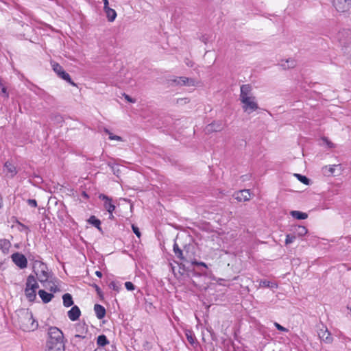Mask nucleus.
I'll list each match as a JSON object with an SVG mask.
<instances>
[{
    "label": "nucleus",
    "instance_id": "nucleus-1",
    "mask_svg": "<svg viewBox=\"0 0 351 351\" xmlns=\"http://www.w3.org/2000/svg\"><path fill=\"white\" fill-rule=\"evenodd\" d=\"M44 351H65L64 334L58 328H49Z\"/></svg>",
    "mask_w": 351,
    "mask_h": 351
},
{
    "label": "nucleus",
    "instance_id": "nucleus-2",
    "mask_svg": "<svg viewBox=\"0 0 351 351\" xmlns=\"http://www.w3.org/2000/svg\"><path fill=\"white\" fill-rule=\"evenodd\" d=\"M20 328L25 332L34 331L38 326V322L34 319L31 312L23 311L19 317Z\"/></svg>",
    "mask_w": 351,
    "mask_h": 351
},
{
    "label": "nucleus",
    "instance_id": "nucleus-3",
    "mask_svg": "<svg viewBox=\"0 0 351 351\" xmlns=\"http://www.w3.org/2000/svg\"><path fill=\"white\" fill-rule=\"evenodd\" d=\"M34 271L41 283L48 282L50 274L48 271L46 264L41 261H36L34 264Z\"/></svg>",
    "mask_w": 351,
    "mask_h": 351
},
{
    "label": "nucleus",
    "instance_id": "nucleus-4",
    "mask_svg": "<svg viewBox=\"0 0 351 351\" xmlns=\"http://www.w3.org/2000/svg\"><path fill=\"white\" fill-rule=\"evenodd\" d=\"M38 288V285L36 282L35 277L32 275H29L27 278L25 289V293L29 301L32 302L36 299V291Z\"/></svg>",
    "mask_w": 351,
    "mask_h": 351
},
{
    "label": "nucleus",
    "instance_id": "nucleus-5",
    "mask_svg": "<svg viewBox=\"0 0 351 351\" xmlns=\"http://www.w3.org/2000/svg\"><path fill=\"white\" fill-rule=\"evenodd\" d=\"M51 66L54 72L58 75L59 77L66 81L73 86H77L76 84L71 80L70 75L64 70L60 64L55 62H51Z\"/></svg>",
    "mask_w": 351,
    "mask_h": 351
},
{
    "label": "nucleus",
    "instance_id": "nucleus-6",
    "mask_svg": "<svg viewBox=\"0 0 351 351\" xmlns=\"http://www.w3.org/2000/svg\"><path fill=\"white\" fill-rule=\"evenodd\" d=\"M240 101L243 104V110L247 114H251L258 108V104L256 103L255 97L254 96L249 98L245 97Z\"/></svg>",
    "mask_w": 351,
    "mask_h": 351
},
{
    "label": "nucleus",
    "instance_id": "nucleus-7",
    "mask_svg": "<svg viewBox=\"0 0 351 351\" xmlns=\"http://www.w3.org/2000/svg\"><path fill=\"white\" fill-rule=\"evenodd\" d=\"M13 263L20 269H25L27 266V260L25 255L19 252H15L11 256Z\"/></svg>",
    "mask_w": 351,
    "mask_h": 351
},
{
    "label": "nucleus",
    "instance_id": "nucleus-8",
    "mask_svg": "<svg viewBox=\"0 0 351 351\" xmlns=\"http://www.w3.org/2000/svg\"><path fill=\"white\" fill-rule=\"evenodd\" d=\"M171 84L179 85V86H195V81L193 78H189L184 76L176 77L172 80H169Z\"/></svg>",
    "mask_w": 351,
    "mask_h": 351
},
{
    "label": "nucleus",
    "instance_id": "nucleus-9",
    "mask_svg": "<svg viewBox=\"0 0 351 351\" xmlns=\"http://www.w3.org/2000/svg\"><path fill=\"white\" fill-rule=\"evenodd\" d=\"M333 5L339 12H346L351 8V0H333Z\"/></svg>",
    "mask_w": 351,
    "mask_h": 351
},
{
    "label": "nucleus",
    "instance_id": "nucleus-10",
    "mask_svg": "<svg viewBox=\"0 0 351 351\" xmlns=\"http://www.w3.org/2000/svg\"><path fill=\"white\" fill-rule=\"evenodd\" d=\"M99 198L104 201V207L108 213L114 212L115 206L112 204V198L105 194H100Z\"/></svg>",
    "mask_w": 351,
    "mask_h": 351
},
{
    "label": "nucleus",
    "instance_id": "nucleus-11",
    "mask_svg": "<svg viewBox=\"0 0 351 351\" xmlns=\"http://www.w3.org/2000/svg\"><path fill=\"white\" fill-rule=\"evenodd\" d=\"M223 125L221 121H215L206 125L205 128L206 133L210 134L213 132H220L223 130Z\"/></svg>",
    "mask_w": 351,
    "mask_h": 351
},
{
    "label": "nucleus",
    "instance_id": "nucleus-12",
    "mask_svg": "<svg viewBox=\"0 0 351 351\" xmlns=\"http://www.w3.org/2000/svg\"><path fill=\"white\" fill-rule=\"evenodd\" d=\"M318 336L319 339L326 343H330L332 341V337L326 326H322L318 331Z\"/></svg>",
    "mask_w": 351,
    "mask_h": 351
},
{
    "label": "nucleus",
    "instance_id": "nucleus-13",
    "mask_svg": "<svg viewBox=\"0 0 351 351\" xmlns=\"http://www.w3.org/2000/svg\"><path fill=\"white\" fill-rule=\"evenodd\" d=\"M252 91V86L250 84H243L240 88V100L243 99L244 98H249L252 96L250 95Z\"/></svg>",
    "mask_w": 351,
    "mask_h": 351
},
{
    "label": "nucleus",
    "instance_id": "nucleus-14",
    "mask_svg": "<svg viewBox=\"0 0 351 351\" xmlns=\"http://www.w3.org/2000/svg\"><path fill=\"white\" fill-rule=\"evenodd\" d=\"M81 315L80 309L77 306H73L68 311V317L71 321H76L79 319Z\"/></svg>",
    "mask_w": 351,
    "mask_h": 351
},
{
    "label": "nucleus",
    "instance_id": "nucleus-15",
    "mask_svg": "<svg viewBox=\"0 0 351 351\" xmlns=\"http://www.w3.org/2000/svg\"><path fill=\"white\" fill-rule=\"evenodd\" d=\"M236 199L239 202H245L250 199V191L247 189L241 190L236 194Z\"/></svg>",
    "mask_w": 351,
    "mask_h": 351
},
{
    "label": "nucleus",
    "instance_id": "nucleus-16",
    "mask_svg": "<svg viewBox=\"0 0 351 351\" xmlns=\"http://www.w3.org/2000/svg\"><path fill=\"white\" fill-rule=\"evenodd\" d=\"M10 247L11 243L9 240L5 239H0V250L3 254H7L9 253Z\"/></svg>",
    "mask_w": 351,
    "mask_h": 351
},
{
    "label": "nucleus",
    "instance_id": "nucleus-17",
    "mask_svg": "<svg viewBox=\"0 0 351 351\" xmlns=\"http://www.w3.org/2000/svg\"><path fill=\"white\" fill-rule=\"evenodd\" d=\"M94 311L95 313L96 317L99 319H103L106 315V309L105 308L99 304H96L94 306Z\"/></svg>",
    "mask_w": 351,
    "mask_h": 351
},
{
    "label": "nucleus",
    "instance_id": "nucleus-18",
    "mask_svg": "<svg viewBox=\"0 0 351 351\" xmlns=\"http://www.w3.org/2000/svg\"><path fill=\"white\" fill-rule=\"evenodd\" d=\"M38 295L44 303L49 302L51 300V299L54 297V295L52 293H47L43 289L38 291Z\"/></svg>",
    "mask_w": 351,
    "mask_h": 351
},
{
    "label": "nucleus",
    "instance_id": "nucleus-19",
    "mask_svg": "<svg viewBox=\"0 0 351 351\" xmlns=\"http://www.w3.org/2000/svg\"><path fill=\"white\" fill-rule=\"evenodd\" d=\"M292 230L294 234L298 237H302L308 232L307 228L303 226H295L293 228Z\"/></svg>",
    "mask_w": 351,
    "mask_h": 351
},
{
    "label": "nucleus",
    "instance_id": "nucleus-20",
    "mask_svg": "<svg viewBox=\"0 0 351 351\" xmlns=\"http://www.w3.org/2000/svg\"><path fill=\"white\" fill-rule=\"evenodd\" d=\"M88 223L95 226L99 231L101 232L102 229L101 228V221L96 218L95 216L92 215L87 220Z\"/></svg>",
    "mask_w": 351,
    "mask_h": 351
},
{
    "label": "nucleus",
    "instance_id": "nucleus-21",
    "mask_svg": "<svg viewBox=\"0 0 351 351\" xmlns=\"http://www.w3.org/2000/svg\"><path fill=\"white\" fill-rule=\"evenodd\" d=\"M104 12L106 14V17L108 20L110 22H112L115 20L117 17V12L114 9H112L110 8H107L104 9Z\"/></svg>",
    "mask_w": 351,
    "mask_h": 351
},
{
    "label": "nucleus",
    "instance_id": "nucleus-22",
    "mask_svg": "<svg viewBox=\"0 0 351 351\" xmlns=\"http://www.w3.org/2000/svg\"><path fill=\"white\" fill-rule=\"evenodd\" d=\"M173 250L176 256L178 258H179L180 261H186L185 258L183 256L182 250L179 247L176 242H175L173 244Z\"/></svg>",
    "mask_w": 351,
    "mask_h": 351
},
{
    "label": "nucleus",
    "instance_id": "nucleus-23",
    "mask_svg": "<svg viewBox=\"0 0 351 351\" xmlns=\"http://www.w3.org/2000/svg\"><path fill=\"white\" fill-rule=\"evenodd\" d=\"M63 304L65 307H69L73 304V300L70 293H65L62 296Z\"/></svg>",
    "mask_w": 351,
    "mask_h": 351
},
{
    "label": "nucleus",
    "instance_id": "nucleus-24",
    "mask_svg": "<svg viewBox=\"0 0 351 351\" xmlns=\"http://www.w3.org/2000/svg\"><path fill=\"white\" fill-rule=\"evenodd\" d=\"M290 215L297 219H306L308 217V215L306 213L298 210L291 211Z\"/></svg>",
    "mask_w": 351,
    "mask_h": 351
},
{
    "label": "nucleus",
    "instance_id": "nucleus-25",
    "mask_svg": "<svg viewBox=\"0 0 351 351\" xmlns=\"http://www.w3.org/2000/svg\"><path fill=\"white\" fill-rule=\"evenodd\" d=\"M296 65L295 60L293 59H287L285 62L281 63V66L284 69L293 68Z\"/></svg>",
    "mask_w": 351,
    "mask_h": 351
},
{
    "label": "nucleus",
    "instance_id": "nucleus-26",
    "mask_svg": "<svg viewBox=\"0 0 351 351\" xmlns=\"http://www.w3.org/2000/svg\"><path fill=\"white\" fill-rule=\"evenodd\" d=\"M97 343L99 346L103 347L109 344V341L105 335H101L97 337Z\"/></svg>",
    "mask_w": 351,
    "mask_h": 351
},
{
    "label": "nucleus",
    "instance_id": "nucleus-27",
    "mask_svg": "<svg viewBox=\"0 0 351 351\" xmlns=\"http://www.w3.org/2000/svg\"><path fill=\"white\" fill-rule=\"evenodd\" d=\"M185 335L188 341L191 344L194 345L196 342V339L193 332L191 330H187L185 331Z\"/></svg>",
    "mask_w": 351,
    "mask_h": 351
},
{
    "label": "nucleus",
    "instance_id": "nucleus-28",
    "mask_svg": "<svg viewBox=\"0 0 351 351\" xmlns=\"http://www.w3.org/2000/svg\"><path fill=\"white\" fill-rule=\"evenodd\" d=\"M338 166H339V165H330V166H325V167H323L324 173L326 175H327V176L332 175L335 173V167H338Z\"/></svg>",
    "mask_w": 351,
    "mask_h": 351
},
{
    "label": "nucleus",
    "instance_id": "nucleus-29",
    "mask_svg": "<svg viewBox=\"0 0 351 351\" xmlns=\"http://www.w3.org/2000/svg\"><path fill=\"white\" fill-rule=\"evenodd\" d=\"M104 131L106 134H107L109 136V139L115 140L118 141H123L122 137H121L120 136L113 134L108 129L104 128Z\"/></svg>",
    "mask_w": 351,
    "mask_h": 351
},
{
    "label": "nucleus",
    "instance_id": "nucleus-30",
    "mask_svg": "<svg viewBox=\"0 0 351 351\" xmlns=\"http://www.w3.org/2000/svg\"><path fill=\"white\" fill-rule=\"evenodd\" d=\"M259 287H277V285L276 283H273L269 280H262L260 281Z\"/></svg>",
    "mask_w": 351,
    "mask_h": 351
},
{
    "label": "nucleus",
    "instance_id": "nucleus-31",
    "mask_svg": "<svg viewBox=\"0 0 351 351\" xmlns=\"http://www.w3.org/2000/svg\"><path fill=\"white\" fill-rule=\"evenodd\" d=\"M4 166L8 172L11 173L12 176H14L16 173V167L11 163L6 162Z\"/></svg>",
    "mask_w": 351,
    "mask_h": 351
},
{
    "label": "nucleus",
    "instance_id": "nucleus-32",
    "mask_svg": "<svg viewBox=\"0 0 351 351\" xmlns=\"http://www.w3.org/2000/svg\"><path fill=\"white\" fill-rule=\"evenodd\" d=\"M295 176L300 180L302 183L309 185L311 180L305 176H302L301 174L295 173Z\"/></svg>",
    "mask_w": 351,
    "mask_h": 351
},
{
    "label": "nucleus",
    "instance_id": "nucleus-33",
    "mask_svg": "<svg viewBox=\"0 0 351 351\" xmlns=\"http://www.w3.org/2000/svg\"><path fill=\"white\" fill-rule=\"evenodd\" d=\"M296 239V236L293 234H288L286 236L285 244L289 245L293 243Z\"/></svg>",
    "mask_w": 351,
    "mask_h": 351
},
{
    "label": "nucleus",
    "instance_id": "nucleus-34",
    "mask_svg": "<svg viewBox=\"0 0 351 351\" xmlns=\"http://www.w3.org/2000/svg\"><path fill=\"white\" fill-rule=\"evenodd\" d=\"M0 86H1V95L3 97H5V98H8L9 97V93L7 91L6 87L3 86L1 83H0Z\"/></svg>",
    "mask_w": 351,
    "mask_h": 351
},
{
    "label": "nucleus",
    "instance_id": "nucleus-35",
    "mask_svg": "<svg viewBox=\"0 0 351 351\" xmlns=\"http://www.w3.org/2000/svg\"><path fill=\"white\" fill-rule=\"evenodd\" d=\"M108 166L110 167L114 174L118 176L119 173L120 172V169H119L118 166L114 165H111L110 163H108Z\"/></svg>",
    "mask_w": 351,
    "mask_h": 351
},
{
    "label": "nucleus",
    "instance_id": "nucleus-36",
    "mask_svg": "<svg viewBox=\"0 0 351 351\" xmlns=\"http://www.w3.org/2000/svg\"><path fill=\"white\" fill-rule=\"evenodd\" d=\"M32 90L38 96H42V95L45 93V92L43 90L37 86H35L34 89H32Z\"/></svg>",
    "mask_w": 351,
    "mask_h": 351
},
{
    "label": "nucleus",
    "instance_id": "nucleus-37",
    "mask_svg": "<svg viewBox=\"0 0 351 351\" xmlns=\"http://www.w3.org/2000/svg\"><path fill=\"white\" fill-rule=\"evenodd\" d=\"M125 287L128 291H133L135 289V286L132 282L130 281H128L125 283Z\"/></svg>",
    "mask_w": 351,
    "mask_h": 351
},
{
    "label": "nucleus",
    "instance_id": "nucleus-38",
    "mask_svg": "<svg viewBox=\"0 0 351 351\" xmlns=\"http://www.w3.org/2000/svg\"><path fill=\"white\" fill-rule=\"evenodd\" d=\"M27 202L28 205L32 208H36L38 206L37 202L34 199H28L27 200Z\"/></svg>",
    "mask_w": 351,
    "mask_h": 351
},
{
    "label": "nucleus",
    "instance_id": "nucleus-39",
    "mask_svg": "<svg viewBox=\"0 0 351 351\" xmlns=\"http://www.w3.org/2000/svg\"><path fill=\"white\" fill-rule=\"evenodd\" d=\"M274 326L280 331H282V332H288L289 331V330L287 328L283 327L282 326H281L280 324H279L277 322H274Z\"/></svg>",
    "mask_w": 351,
    "mask_h": 351
},
{
    "label": "nucleus",
    "instance_id": "nucleus-40",
    "mask_svg": "<svg viewBox=\"0 0 351 351\" xmlns=\"http://www.w3.org/2000/svg\"><path fill=\"white\" fill-rule=\"evenodd\" d=\"M109 287L110 289H112L113 290L117 292L119 291V287L118 286L117 283L114 281L111 282L109 284Z\"/></svg>",
    "mask_w": 351,
    "mask_h": 351
},
{
    "label": "nucleus",
    "instance_id": "nucleus-41",
    "mask_svg": "<svg viewBox=\"0 0 351 351\" xmlns=\"http://www.w3.org/2000/svg\"><path fill=\"white\" fill-rule=\"evenodd\" d=\"M132 228L133 232L136 235V237L140 238L141 234V232H140L138 228L134 225H132Z\"/></svg>",
    "mask_w": 351,
    "mask_h": 351
},
{
    "label": "nucleus",
    "instance_id": "nucleus-42",
    "mask_svg": "<svg viewBox=\"0 0 351 351\" xmlns=\"http://www.w3.org/2000/svg\"><path fill=\"white\" fill-rule=\"evenodd\" d=\"M323 141H324V142L326 143V144L328 145V147L329 148H334L335 147L334 143H332L331 141H330L327 138H326V137L323 138Z\"/></svg>",
    "mask_w": 351,
    "mask_h": 351
},
{
    "label": "nucleus",
    "instance_id": "nucleus-43",
    "mask_svg": "<svg viewBox=\"0 0 351 351\" xmlns=\"http://www.w3.org/2000/svg\"><path fill=\"white\" fill-rule=\"evenodd\" d=\"M191 264L193 265L202 266L205 268H207L206 264L204 262H198L197 261H194L191 262Z\"/></svg>",
    "mask_w": 351,
    "mask_h": 351
},
{
    "label": "nucleus",
    "instance_id": "nucleus-44",
    "mask_svg": "<svg viewBox=\"0 0 351 351\" xmlns=\"http://www.w3.org/2000/svg\"><path fill=\"white\" fill-rule=\"evenodd\" d=\"M125 99L130 103H135L136 102V99H133L130 96H129L128 95H126V94H124L123 95Z\"/></svg>",
    "mask_w": 351,
    "mask_h": 351
},
{
    "label": "nucleus",
    "instance_id": "nucleus-45",
    "mask_svg": "<svg viewBox=\"0 0 351 351\" xmlns=\"http://www.w3.org/2000/svg\"><path fill=\"white\" fill-rule=\"evenodd\" d=\"M49 290L53 293H56V291H58L60 289L54 283L49 287Z\"/></svg>",
    "mask_w": 351,
    "mask_h": 351
},
{
    "label": "nucleus",
    "instance_id": "nucleus-46",
    "mask_svg": "<svg viewBox=\"0 0 351 351\" xmlns=\"http://www.w3.org/2000/svg\"><path fill=\"white\" fill-rule=\"evenodd\" d=\"M182 101H184L185 104L188 103L189 101L187 98H180L177 99V104H180Z\"/></svg>",
    "mask_w": 351,
    "mask_h": 351
},
{
    "label": "nucleus",
    "instance_id": "nucleus-47",
    "mask_svg": "<svg viewBox=\"0 0 351 351\" xmlns=\"http://www.w3.org/2000/svg\"><path fill=\"white\" fill-rule=\"evenodd\" d=\"M104 1V10L108 8V0H103Z\"/></svg>",
    "mask_w": 351,
    "mask_h": 351
},
{
    "label": "nucleus",
    "instance_id": "nucleus-48",
    "mask_svg": "<svg viewBox=\"0 0 351 351\" xmlns=\"http://www.w3.org/2000/svg\"><path fill=\"white\" fill-rule=\"evenodd\" d=\"M95 275H96L97 277H99V278H101V276H102V273H101V271H95Z\"/></svg>",
    "mask_w": 351,
    "mask_h": 351
},
{
    "label": "nucleus",
    "instance_id": "nucleus-49",
    "mask_svg": "<svg viewBox=\"0 0 351 351\" xmlns=\"http://www.w3.org/2000/svg\"><path fill=\"white\" fill-rule=\"evenodd\" d=\"M86 337L80 335H75L74 336V338H79V339H84Z\"/></svg>",
    "mask_w": 351,
    "mask_h": 351
},
{
    "label": "nucleus",
    "instance_id": "nucleus-50",
    "mask_svg": "<svg viewBox=\"0 0 351 351\" xmlns=\"http://www.w3.org/2000/svg\"><path fill=\"white\" fill-rule=\"evenodd\" d=\"M82 195L84 197L86 198V199H88V194L86 193V192H85V191H83V192H82Z\"/></svg>",
    "mask_w": 351,
    "mask_h": 351
},
{
    "label": "nucleus",
    "instance_id": "nucleus-51",
    "mask_svg": "<svg viewBox=\"0 0 351 351\" xmlns=\"http://www.w3.org/2000/svg\"><path fill=\"white\" fill-rule=\"evenodd\" d=\"M108 213H109V219H114L113 212Z\"/></svg>",
    "mask_w": 351,
    "mask_h": 351
},
{
    "label": "nucleus",
    "instance_id": "nucleus-52",
    "mask_svg": "<svg viewBox=\"0 0 351 351\" xmlns=\"http://www.w3.org/2000/svg\"><path fill=\"white\" fill-rule=\"evenodd\" d=\"M202 41L204 42V43H206L207 42V38L205 37V36H202V38H201Z\"/></svg>",
    "mask_w": 351,
    "mask_h": 351
},
{
    "label": "nucleus",
    "instance_id": "nucleus-53",
    "mask_svg": "<svg viewBox=\"0 0 351 351\" xmlns=\"http://www.w3.org/2000/svg\"><path fill=\"white\" fill-rule=\"evenodd\" d=\"M95 288H96V291H97V293H100V288L97 285H95Z\"/></svg>",
    "mask_w": 351,
    "mask_h": 351
},
{
    "label": "nucleus",
    "instance_id": "nucleus-54",
    "mask_svg": "<svg viewBox=\"0 0 351 351\" xmlns=\"http://www.w3.org/2000/svg\"><path fill=\"white\" fill-rule=\"evenodd\" d=\"M3 206V204H2V197L0 195V208H1Z\"/></svg>",
    "mask_w": 351,
    "mask_h": 351
},
{
    "label": "nucleus",
    "instance_id": "nucleus-55",
    "mask_svg": "<svg viewBox=\"0 0 351 351\" xmlns=\"http://www.w3.org/2000/svg\"><path fill=\"white\" fill-rule=\"evenodd\" d=\"M19 224L20 226H21L22 227H23V228H25L28 229V228H27L25 225H24V224L21 223H19Z\"/></svg>",
    "mask_w": 351,
    "mask_h": 351
},
{
    "label": "nucleus",
    "instance_id": "nucleus-56",
    "mask_svg": "<svg viewBox=\"0 0 351 351\" xmlns=\"http://www.w3.org/2000/svg\"><path fill=\"white\" fill-rule=\"evenodd\" d=\"M188 66H192L193 65L192 64H189L188 63H186Z\"/></svg>",
    "mask_w": 351,
    "mask_h": 351
},
{
    "label": "nucleus",
    "instance_id": "nucleus-57",
    "mask_svg": "<svg viewBox=\"0 0 351 351\" xmlns=\"http://www.w3.org/2000/svg\"><path fill=\"white\" fill-rule=\"evenodd\" d=\"M350 311H351V309H350Z\"/></svg>",
    "mask_w": 351,
    "mask_h": 351
}]
</instances>
